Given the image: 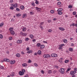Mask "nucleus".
<instances>
[{
    "label": "nucleus",
    "instance_id": "nucleus-1",
    "mask_svg": "<svg viewBox=\"0 0 77 77\" xmlns=\"http://www.w3.org/2000/svg\"><path fill=\"white\" fill-rule=\"evenodd\" d=\"M13 27H12L10 28L9 29V30L10 31V32L11 35H15V32H14V31L13 30Z\"/></svg>",
    "mask_w": 77,
    "mask_h": 77
},
{
    "label": "nucleus",
    "instance_id": "nucleus-2",
    "mask_svg": "<svg viewBox=\"0 0 77 77\" xmlns=\"http://www.w3.org/2000/svg\"><path fill=\"white\" fill-rule=\"evenodd\" d=\"M51 56L50 55L48 54H45L43 56V57L44 58H48L49 57H51Z\"/></svg>",
    "mask_w": 77,
    "mask_h": 77
},
{
    "label": "nucleus",
    "instance_id": "nucleus-3",
    "mask_svg": "<svg viewBox=\"0 0 77 77\" xmlns=\"http://www.w3.org/2000/svg\"><path fill=\"white\" fill-rule=\"evenodd\" d=\"M60 72L61 74H63L65 73V70L63 68H61L60 70Z\"/></svg>",
    "mask_w": 77,
    "mask_h": 77
},
{
    "label": "nucleus",
    "instance_id": "nucleus-4",
    "mask_svg": "<svg viewBox=\"0 0 77 77\" xmlns=\"http://www.w3.org/2000/svg\"><path fill=\"white\" fill-rule=\"evenodd\" d=\"M35 10L36 11H38V12H41V8H39L37 7H35Z\"/></svg>",
    "mask_w": 77,
    "mask_h": 77
},
{
    "label": "nucleus",
    "instance_id": "nucleus-5",
    "mask_svg": "<svg viewBox=\"0 0 77 77\" xmlns=\"http://www.w3.org/2000/svg\"><path fill=\"white\" fill-rule=\"evenodd\" d=\"M75 73H76V71H71L70 72V74L71 75H73L74 74H75Z\"/></svg>",
    "mask_w": 77,
    "mask_h": 77
},
{
    "label": "nucleus",
    "instance_id": "nucleus-6",
    "mask_svg": "<svg viewBox=\"0 0 77 77\" xmlns=\"http://www.w3.org/2000/svg\"><path fill=\"white\" fill-rule=\"evenodd\" d=\"M11 6H13L14 7V8H17V7H18V5H17V4H11Z\"/></svg>",
    "mask_w": 77,
    "mask_h": 77
},
{
    "label": "nucleus",
    "instance_id": "nucleus-7",
    "mask_svg": "<svg viewBox=\"0 0 77 77\" xmlns=\"http://www.w3.org/2000/svg\"><path fill=\"white\" fill-rule=\"evenodd\" d=\"M51 56L53 57H55L57 56V54H51Z\"/></svg>",
    "mask_w": 77,
    "mask_h": 77
},
{
    "label": "nucleus",
    "instance_id": "nucleus-8",
    "mask_svg": "<svg viewBox=\"0 0 77 77\" xmlns=\"http://www.w3.org/2000/svg\"><path fill=\"white\" fill-rule=\"evenodd\" d=\"M17 42V44H21L22 43V40H18Z\"/></svg>",
    "mask_w": 77,
    "mask_h": 77
},
{
    "label": "nucleus",
    "instance_id": "nucleus-9",
    "mask_svg": "<svg viewBox=\"0 0 77 77\" xmlns=\"http://www.w3.org/2000/svg\"><path fill=\"white\" fill-rule=\"evenodd\" d=\"M19 74L20 75H23L24 74V73L22 72L21 71H20L19 72Z\"/></svg>",
    "mask_w": 77,
    "mask_h": 77
},
{
    "label": "nucleus",
    "instance_id": "nucleus-10",
    "mask_svg": "<svg viewBox=\"0 0 77 77\" xmlns=\"http://www.w3.org/2000/svg\"><path fill=\"white\" fill-rule=\"evenodd\" d=\"M59 29L61 31H64L65 30V29L63 27H59Z\"/></svg>",
    "mask_w": 77,
    "mask_h": 77
},
{
    "label": "nucleus",
    "instance_id": "nucleus-11",
    "mask_svg": "<svg viewBox=\"0 0 77 77\" xmlns=\"http://www.w3.org/2000/svg\"><path fill=\"white\" fill-rule=\"evenodd\" d=\"M15 63V60L11 61H10V63L11 64H14Z\"/></svg>",
    "mask_w": 77,
    "mask_h": 77
},
{
    "label": "nucleus",
    "instance_id": "nucleus-12",
    "mask_svg": "<svg viewBox=\"0 0 77 77\" xmlns=\"http://www.w3.org/2000/svg\"><path fill=\"white\" fill-rule=\"evenodd\" d=\"M20 9L21 10H23L24 9V6L23 5L21 6L20 7Z\"/></svg>",
    "mask_w": 77,
    "mask_h": 77
},
{
    "label": "nucleus",
    "instance_id": "nucleus-13",
    "mask_svg": "<svg viewBox=\"0 0 77 77\" xmlns=\"http://www.w3.org/2000/svg\"><path fill=\"white\" fill-rule=\"evenodd\" d=\"M29 36L30 38H31V39H34V36L33 35L31 34L29 35Z\"/></svg>",
    "mask_w": 77,
    "mask_h": 77
},
{
    "label": "nucleus",
    "instance_id": "nucleus-14",
    "mask_svg": "<svg viewBox=\"0 0 77 77\" xmlns=\"http://www.w3.org/2000/svg\"><path fill=\"white\" fill-rule=\"evenodd\" d=\"M22 66H23V67H26L27 66V64L26 63H24L22 64Z\"/></svg>",
    "mask_w": 77,
    "mask_h": 77
},
{
    "label": "nucleus",
    "instance_id": "nucleus-15",
    "mask_svg": "<svg viewBox=\"0 0 77 77\" xmlns=\"http://www.w3.org/2000/svg\"><path fill=\"white\" fill-rule=\"evenodd\" d=\"M16 16L17 17H21V14L19 13L18 14H16Z\"/></svg>",
    "mask_w": 77,
    "mask_h": 77
},
{
    "label": "nucleus",
    "instance_id": "nucleus-16",
    "mask_svg": "<svg viewBox=\"0 0 77 77\" xmlns=\"http://www.w3.org/2000/svg\"><path fill=\"white\" fill-rule=\"evenodd\" d=\"M26 17H27V14H23L22 17L23 18H26Z\"/></svg>",
    "mask_w": 77,
    "mask_h": 77
},
{
    "label": "nucleus",
    "instance_id": "nucleus-17",
    "mask_svg": "<svg viewBox=\"0 0 77 77\" xmlns=\"http://www.w3.org/2000/svg\"><path fill=\"white\" fill-rule=\"evenodd\" d=\"M41 43H38L37 44L36 46L37 47H39L41 46Z\"/></svg>",
    "mask_w": 77,
    "mask_h": 77
},
{
    "label": "nucleus",
    "instance_id": "nucleus-18",
    "mask_svg": "<svg viewBox=\"0 0 77 77\" xmlns=\"http://www.w3.org/2000/svg\"><path fill=\"white\" fill-rule=\"evenodd\" d=\"M40 47L41 48H44L45 47V46L43 45H41L40 46Z\"/></svg>",
    "mask_w": 77,
    "mask_h": 77
},
{
    "label": "nucleus",
    "instance_id": "nucleus-19",
    "mask_svg": "<svg viewBox=\"0 0 77 77\" xmlns=\"http://www.w3.org/2000/svg\"><path fill=\"white\" fill-rule=\"evenodd\" d=\"M27 30V29L26 27H23L22 29V31L23 32H25V31Z\"/></svg>",
    "mask_w": 77,
    "mask_h": 77
},
{
    "label": "nucleus",
    "instance_id": "nucleus-20",
    "mask_svg": "<svg viewBox=\"0 0 77 77\" xmlns=\"http://www.w3.org/2000/svg\"><path fill=\"white\" fill-rule=\"evenodd\" d=\"M70 69H71V68L70 67H69L67 69V70L66 71V72H68V71H69Z\"/></svg>",
    "mask_w": 77,
    "mask_h": 77
},
{
    "label": "nucleus",
    "instance_id": "nucleus-21",
    "mask_svg": "<svg viewBox=\"0 0 77 77\" xmlns=\"http://www.w3.org/2000/svg\"><path fill=\"white\" fill-rule=\"evenodd\" d=\"M58 12V14L59 15H62V12L60 11H57Z\"/></svg>",
    "mask_w": 77,
    "mask_h": 77
},
{
    "label": "nucleus",
    "instance_id": "nucleus-22",
    "mask_svg": "<svg viewBox=\"0 0 77 77\" xmlns=\"http://www.w3.org/2000/svg\"><path fill=\"white\" fill-rule=\"evenodd\" d=\"M16 56L17 57H20V54H17Z\"/></svg>",
    "mask_w": 77,
    "mask_h": 77
},
{
    "label": "nucleus",
    "instance_id": "nucleus-23",
    "mask_svg": "<svg viewBox=\"0 0 77 77\" xmlns=\"http://www.w3.org/2000/svg\"><path fill=\"white\" fill-rule=\"evenodd\" d=\"M52 72V71H51V70H49L48 71V73L49 74H51Z\"/></svg>",
    "mask_w": 77,
    "mask_h": 77
},
{
    "label": "nucleus",
    "instance_id": "nucleus-24",
    "mask_svg": "<svg viewBox=\"0 0 77 77\" xmlns=\"http://www.w3.org/2000/svg\"><path fill=\"white\" fill-rule=\"evenodd\" d=\"M63 10V9H62V8H60V9H58L57 10V11H62Z\"/></svg>",
    "mask_w": 77,
    "mask_h": 77
},
{
    "label": "nucleus",
    "instance_id": "nucleus-25",
    "mask_svg": "<svg viewBox=\"0 0 77 77\" xmlns=\"http://www.w3.org/2000/svg\"><path fill=\"white\" fill-rule=\"evenodd\" d=\"M69 50L70 51H71V52H72V51H73V49L72 48H69Z\"/></svg>",
    "mask_w": 77,
    "mask_h": 77
},
{
    "label": "nucleus",
    "instance_id": "nucleus-26",
    "mask_svg": "<svg viewBox=\"0 0 77 77\" xmlns=\"http://www.w3.org/2000/svg\"><path fill=\"white\" fill-rule=\"evenodd\" d=\"M32 53V51L30 50L28 51L27 52V53Z\"/></svg>",
    "mask_w": 77,
    "mask_h": 77
},
{
    "label": "nucleus",
    "instance_id": "nucleus-27",
    "mask_svg": "<svg viewBox=\"0 0 77 77\" xmlns=\"http://www.w3.org/2000/svg\"><path fill=\"white\" fill-rule=\"evenodd\" d=\"M50 12L51 14H54V10H52L50 11Z\"/></svg>",
    "mask_w": 77,
    "mask_h": 77
},
{
    "label": "nucleus",
    "instance_id": "nucleus-28",
    "mask_svg": "<svg viewBox=\"0 0 77 77\" xmlns=\"http://www.w3.org/2000/svg\"><path fill=\"white\" fill-rule=\"evenodd\" d=\"M4 25V23H2L0 24V27H2Z\"/></svg>",
    "mask_w": 77,
    "mask_h": 77
},
{
    "label": "nucleus",
    "instance_id": "nucleus-29",
    "mask_svg": "<svg viewBox=\"0 0 77 77\" xmlns=\"http://www.w3.org/2000/svg\"><path fill=\"white\" fill-rule=\"evenodd\" d=\"M38 54H39V55L41 54V51L40 50L38 51Z\"/></svg>",
    "mask_w": 77,
    "mask_h": 77
},
{
    "label": "nucleus",
    "instance_id": "nucleus-30",
    "mask_svg": "<svg viewBox=\"0 0 77 77\" xmlns=\"http://www.w3.org/2000/svg\"><path fill=\"white\" fill-rule=\"evenodd\" d=\"M22 35L24 36H27V34L25 33H23V35Z\"/></svg>",
    "mask_w": 77,
    "mask_h": 77
},
{
    "label": "nucleus",
    "instance_id": "nucleus-31",
    "mask_svg": "<svg viewBox=\"0 0 77 77\" xmlns=\"http://www.w3.org/2000/svg\"><path fill=\"white\" fill-rule=\"evenodd\" d=\"M63 42L65 43H66V42H67V40L66 39H64L63 40Z\"/></svg>",
    "mask_w": 77,
    "mask_h": 77
},
{
    "label": "nucleus",
    "instance_id": "nucleus-32",
    "mask_svg": "<svg viewBox=\"0 0 77 77\" xmlns=\"http://www.w3.org/2000/svg\"><path fill=\"white\" fill-rule=\"evenodd\" d=\"M29 40V38H26L25 39V41H28Z\"/></svg>",
    "mask_w": 77,
    "mask_h": 77
},
{
    "label": "nucleus",
    "instance_id": "nucleus-33",
    "mask_svg": "<svg viewBox=\"0 0 77 77\" xmlns=\"http://www.w3.org/2000/svg\"><path fill=\"white\" fill-rule=\"evenodd\" d=\"M0 68H1V69H4V67L2 66H1Z\"/></svg>",
    "mask_w": 77,
    "mask_h": 77
},
{
    "label": "nucleus",
    "instance_id": "nucleus-34",
    "mask_svg": "<svg viewBox=\"0 0 77 77\" xmlns=\"http://www.w3.org/2000/svg\"><path fill=\"white\" fill-rule=\"evenodd\" d=\"M10 9H11V10H14V7H11L10 8Z\"/></svg>",
    "mask_w": 77,
    "mask_h": 77
},
{
    "label": "nucleus",
    "instance_id": "nucleus-35",
    "mask_svg": "<svg viewBox=\"0 0 77 77\" xmlns=\"http://www.w3.org/2000/svg\"><path fill=\"white\" fill-rule=\"evenodd\" d=\"M69 62V60H66L64 62L65 63H68Z\"/></svg>",
    "mask_w": 77,
    "mask_h": 77
},
{
    "label": "nucleus",
    "instance_id": "nucleus-36",
    "mask_svg": "<svg viewBox=\"0 0 77 77\" xmlns=\"http://www.w3.org/2000/svg\"><path fill=\"white\" fill-rule=\"evenodd\" d=\"M44 24V22H42L40 24V26H42V25H43Z\"/></svg>",
    "mask_w": 77,
    "mask_h": 77
},
{
    "label": "nucleus",
    "instance_id": "nucleus-37",
    "mask_svg": "<svg viewBox=\"0 0 77 77\" xmlns=\"http://www.w3.org/2000/svg\"><path fill=\"white\" fill-rule=\"evenodd\" d=\"M29 13L31 15H33L34 13L32 11H30Z\"/></svg>",
    "mask_w": 77,
    "mask_h": 77
},
{
    "label": "nucleus",
    "instance_id": "nucleus-38",
    "mask_svg": "<svg viewBox=\"0 0 77 77\" xmlns=\"http://www.w3.org/2000/svg\"><path fill=\"white\" fill-rule=\"evenodd\" d=\"M36 2H35V3H36V5H38V4H39V2H38V1H35Z\"/></svg>",
    "mask_w": 77,
    "mask_h": 77
},
{
    "label": "nucleus",
    "instance_id": "nucleus-39",
    "mask_svg": "<svg viewBox=\"0 0 77 77\" xmlns=\"http://www.w3.org/2000/svg\"><path fill=\"white\" fill-rule=\"evenodd\" d=\"M22 72H23V73H24V72H26V70L25 69H23L22 70Z\"/></svg>",
    "mask_w": 77,
    "mask_h": 77
},
{
    "label": "nucleus",
    "instance_id": "nucleus-40",
    "mask_svg": "<svg viewBox=\"0 0 77 77\" xmlns=\"http://www.w3.org/2000/svg\"><path fill=\"white\" fill-rule=\"evenodd\" d=\"M48 32H50V33H51L52 32V30L51 29H49L48 30Z\"/></svg>",
    "mask_w": 77,
    "mask_h": 77
},
{
    "label": "nucleus",
    "instance_id": "nucleus-41",
    "mask_svg": "<svg viewBox=\"0 0 77 77\" xmlns=\"http://www.w3.org/2000/svg\"><path fill=\"white\" fill-rule=\"evenodd\" d=\"M10 76H11V77H14V76H15V74H10Z\"/></svg>",
    "mask_w": 77,
    "mask_h": 77
},
{
    "label": "nucleus",
    "instance_id": "nucleus-42",
    "mask_svg": "<svg viewBox=\"0 0 77 77\" xmlns=\"http://www.w3.org/2000/svg\"><path fill=\"white\" fill-rule=\"evenodd\" d=\"M7 59H8L7 58H4V61H5V62H7Z\"/></svg>",
    "mask_w": 77,
    "mask_h": 77
},
{
    "label": "nucleus",
    "instance_id": "nucleus-43",
    "mask_svg": "<svg viewBox=\"0 0 77 77\" xmlns=\"http://www.w3.org/2000/svg\"><path fill=\"white\" fill-rule=\"evenodd\" d=\"M0 39H2L3 38V35L2 34L0 35Z\"/></svg>",
    "mask_w": 77,
    "mask_h": 77
},
{
    "label": "nucleus",
    "instance_id": "nucleus-44",
    "mask_svg": "<svg viewBox=\"0 0 77 77\" xmlns=\"http://www.w3.org/2000/svg\"><path fill=\"white\" fill-rule=\"evenodd\" d=\"M61 4V2H58L57 3V5H60Z\"/></svg>",
    "mask_w": 77,
    "mask_h": 77
},
{
    "label": "nucleus",
    "instance_id": "nucleus-45",
    "mask_svg": "<svg viewBox=\"0 0 77 77\" xmlns=\"http://www.w3.org/2000/svg\"><path fill=\"white\" fill-rule=\"evenodd\" d=\"M69 8H72V6L71 5H69L68 6Z\"/></svg>",
    "mask_w": 77,
    "mask_h": 77
},
{
    "label": "nucleus",
    "instance_id": "nucleus-46",
    "mask_svg": "<svg viewBox=\"0 0 77 77\" xmlns=\"http://www.w3.org/2000/svg\"><path fill=\"white\" fill-rule=\"evenodd\" d=\"M16 10L17 11H20V10L19 8H16Z\"/></svg>",
    "mask_w": 77,
    "mask_h": 77
},
{
    "label": "nucleus",
    "instance_id": "nucleus-47",
    "mask_svg": "<svg viewBox=\"0 0 77 77\" xmlns=\"http://www.w3.org/2000/svg\"><path fill=\"white\" fill-rule=\"evenodd\" d=\"M28 62V63H31V62H32V61H31L30 60H29Z\"/></svg>",
    "mask_w": 77,
    "mask_h": 77
},
{
    "label": "nucleus",
    "instance_id": "nucleus-48",
    "mask_svg": "<svg viewBox=\"0 0 77 77\" xmlns=\"http://www.w3.org/2000/svg\"><path fill=\"white\" fill-rule=\"evenodd\" d=\"M56 72H57V71L56 70H55L53 72V73L54 74H56Z\"/></svg>",
    "mask_w": 77,
    "mask_h": 77
},
{
    "label": "nucleus",
    "instance_id": "nucleus-49",
    "mask_svg": "<svg viewBox=\"0 0 77 77\" xmlns=\"http://www.w3.org/2000/svg\"><path fill=\"white\" fill-rule=\"evenodd\" d=\"M41 72L42 74H44V70H42Z\"/></svg>",
    "mask_w": 77,
    "mask_h": 77
},
{
    "label": "nucleus",
    "instance_id": "nucleus-50",
    "mask_svg": "<svg viewBox=\"0 0 77 77\" xmlns=\"http://www.w3.org/2000/svg\"><path fill=\"white\" fill-rule=\"evenodd\" d=\"M34 65H35V66H38V64H37V63H34Z\"/></svg>",
    "mask_w": 77,
    "mask_h": 77
},
{
    "label": "nucleus",
    "instance_id": "nucleus-51",
    "mask_svg": "<svg viewBox=\"0 0 77 77\" xmlns=\"http://www.w3.org/2000/svg\"><path fill=\"white\" fill-rule=\"evenodd\" d=\"M72 75V77H75V75L74 74L73 75Z\"/></svg>",
    "mask_w": 77,
    "mask_h": 77
},
{
    "label": "nucleus",
    "instance_id": "nucleus-52",
    "mask_svg": "<svg viewBox=\"0 0 77 77\" xmlns=\"http://www.w3.org/2000/svg\"><path fill=\"white\" fill-rule=\"evenodd\" d=\"M76 14V12H73V15H75Z\"/></svg>",
    "mask_w": 77,
    "mask_h": 77
},
{
    "label": "nucleus",
    "instance_id": "nucleus-53",
    "mask_svg": "<svg viewBox=\"0 0 77 77\" xmlns=\"http://www.w3.org/2000/svg\"><path fill=\"white\" fill-rule=\"evenodd\" d=\"M32 42H36V39H34L32 40Z\"/></svg>",
    "mask_w": 77,
    "mask_h": 77
},
{
    "label": "nucleus",
    "instance_id": "nucleus-54",
    "mask_svg": "<svg viewBox=\"0 0 77 77\" xmlns=\"http://www.w3.org/2000/svg\"><path fill=\"white\" fill-rule=\"evenodd\" d=\"M31 5H32L33 6H35V3H31Z\"/></svg>",
    "mask_w": 77,
    "mask_h": 77
},
{
    "label": "nucleus",
    "instance_id": "nucleus-55",
    "mask_svg": "<svg viewBox=\"0 0 77 77\" xmlns=\"http://www.w3.org/2000/svg\"><path fill=\"white\" fill-rule=\"evenodd\" d=\"M39 26L41 29H43V27H42V25H40Z\"/></svg>",
    "mask_w": 77,
    "mask_h": 77
},
{
    "label": "nucleus",
    "instance_id": "nucleus-56",
    "mask_svg": "<svg viewBox=\"0 0 77 77\" xmlns=\"http://www.w3.org/2000/svg\"><path fill=\"white\" fill-rule=\"evenodd\" d=\"M29 47H27V48H26V50H27V51H28V50H29Z\"/></svg>",
    "mask_w": 77,
    "mask_h": 77
},
{
    "label": "nucleus",
    "instance_id": "nucleus-57",
    "mask_svg": "<svg viewBox=\"0 0 77 77\" xmlns=\"http://www.w3.org/2000/svg\"><path fill=\"white\" fill-rule=\"evenodd\" d=\"M61 46H62V47H63L64 45H65V44H61L60 45Z\"/></svg>",
    "mask_w": 77,
    "mask_h": 77
},
{
    "label": "nucleus",
    "instance_id": "nucleus-58",
    "mask_svg": "<svg viewBox=\"0 0 77 77\" xmlns=\"http://www.w3.org/2000/svg\"><path fill=\"white\" fill-rule=\"evenodd\" d=\"M9 39L10 40H12V37H10L9 38Z\"/></svg>",
    "mask_w": 77,
    "mask_h": 77
},
{
    "label": "nucleus",
    "instance_id": "nucleus-59",
    "mask_svg": "<svg viewBox=\"0 0 77 77\" xmlns=\"http://www.w3.org/2000/svg\"><path fill=\"white\" fill-rule=\"evenodd\" d=\"M24 77H29V75H28L26 74L24 76Z\"/></svg>",
    "mask_w": 77,
    "mask_h": 77
},
{
    "label": "nucleus",
    "instance_id": "nucleus-60",
    "mask_svg": "<svg viewBox=\"0 0 77 77\" xmlns=\"http://www.w3.org/2000/svg\"><path fill=\"white\" fill-rule=\"evenodd\" d=\"M71 46H74V43H72L71 44Z\"/></svg>",
    "mask_w": 77,
    "mask_h": 77
},
{
    "label": "nucleus",
    "instance_id": "nucleus-61",
    "mask_svg": "<svg viewBox=\"0 0 77 77\" xmlns=\"http://www.w3.org/2000/svg\"><path fill=\"white\" fill-rule=\"evenodd\" d=\"M48 23H51V20H48Z\"/></svg>",
    "mask_w": 77,
    "mask_h": 77
},
{
    "label": "nucleus",
    "instance_id": "nucleus-62",
    "mask_svg": "<svg viewBox=\"0 0 77 77\" xmlns=\"http://www.w3.org/2000/svg\"><path fill=\"white\" fill-rule=\"evenodd\" d=\"M72 25L73 26H75V23H73L72 24Z\"/></svg>",
    "mask_w": 77,
    "mask_h": 77
},
{
    "label": "nucleus",
    "instance_id": "nucleus-63",
    "mask_svg": "<svg viewBox=\"0 0 77 77\" xmlns=\"http://www.w3.org/2000/svg\"><path fill=\"white\" fill-rule=\"evenodd\" d=\"M62 49V48L60 47H59L58 48V49H59V50H61V49Z\"/></svg>",
    "mask_w": 77,
    "mask_h": 77
},
{
    "label": "nucleus",
    "instance_id": "nucleus-64",
    "mask_svg": "<svg viewBox=\"0 0 77 77\" xmlns=\"http://www.w3.org/2000/svg\"><path fill=\"white\" fill-rule=\"evenodd\" d=\"M57 20V19L56 18H54L53 19V21H56V20Z\"/></svg>",
    "mask_w": 77,
    "mask_h": 77
}]
</instances>
